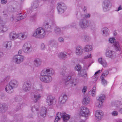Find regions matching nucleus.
<instances>
[{
    "label": "nucleus",
    "mask_w": 122,
    "mask_h": 122,
    "mask_svg": "<svg viewBox=\"0 0 122 122\" xmlns=\"http://www.w3.org/2000/svg\"><path fill=\"white\" fill-rule=\"evenodd\" d=\"M61 74L63 76L62 81L66 85L70 84L71 86H76L79 82V79L74 73H72L71 76H66V72L65 71H64L61 72Z\"/></svg>",
    "instance_id": "f257e3e1"
},
{
    "label": "nucleus",
    "mask_w": 122,
    "mask_h": 122,
    "mask_svg": "<svg viewBox=\"0 0 122 122\" xmlns=\"http://www.w3.org/2000/svg\"><path fill=\"white\" fill-rule=\"evenodd\" d=\"M54 73V71L52 69L49 67L45 68L41 72L40 79L45 83L50 82L52 80L51 76Z\"/></svg>",
    "instance_id": "f03ea898"
},
{
    "label": "nucleus",
    "mask_w": 122,
    "mask_h": 122,
    "mask_svg": "<svg viewBox=\"0 0 122 122\" xmlns=\"http://www.w3.org/2000/svg\"><path fill=\"white\" fill-rule=\"evenodd\" d=\"M46 31L43 28L38 27L35 29L33 33L32 36L36 38L43 39L46 36Z\"/></svg>",
    "instance_id": "7ed1b4c3"
},
{
    "label": "nucleus",
    "mask_w": 122,
    "mask_h": 122,
    "mask_svg": "<svg viewBox=\"0 0 122 122\" xmlns=\"http://www.w3.org/2000/svg\"><path fill=\"white\" fill-rule=\"evenodd\" d=\"M18 85L19 82L17 80L15 79L12 80L6 86L5 90L8 93L11 94L13 92V89L17 87Z\"/></svg>",
    "instance_id": "20e7f679"
},
{
    "label": "nucleus",
    "mask_w": 122,
    "mask_h": 122,
    "mask_svg": "<svg viewBox=\"0 0 122 122\" xmlns=\"http://www.w3.org/2000/svg\"><path fill=\"white\" fill-rule=\"evenodd\" d=\"M79 113L81 116L86 118H88L90 115L89 109L87 107L83 106L81 107Z\"/></svg>",
    "instance_id": "39448f33"
},
{
    "label": "nucleus",
    "mask_w": 122,
    "mask_h": 122,
    "mask_svg": "<svg viewBox=\"0 0 122 122\" xmlns=\"http://www.w3.org/2000/svg\"><path fill=\"white\" fill-rule=\"evenodd\" d=\"M105 98V96L102 94L97 97L96 98L97 102L95 103L96 106L98 108L101 107L102 105Z\"/></svg>",
    "instance_id": "423d86ee"
},
{
    "label": "nucleus",
    "mask_w": 122,
    "mask_h": 122,
    "mask_svg": "<svg viewBox=\"0 0 122 122\" xmlns=\"http://www.w3.org/2000/svg\"><path fill=\"white\" fill-rule=\"evenodd\" d=\"M22 49L25 53L29 54L32 52V48L30 44L27 42H25L23 45Z\"/></svg>",
    "instance_id": "0eeeda50"
},
{
    "label": "nucleus",
    "mask_w": 122,
    "mask_h": 122,
    "mask_svg": "<svg viewBox=\"0 0 122 122\" xmlns=\"http://www.w3.org/2000/svg\"><path fill=\"white\" fill-rule=\"evenodd\" d=\"M89 21L85 19H81L79 21V25L82 29H86L88 27Z\"/></svg>",
    "instance_id": "6e6552de"
},
{
    "label": "nucleus",
    "mask_w": 122,
    "mask_h": 122,
    "mask_svg": "<svg viewBox=\"0 0 122 122\" xmlns=\"http://www.w3.org/2000/svg\"><path fill=\"white\" fill-rule=\"evenodd\" d=\"M57 8L58 13L60 14L63 13L66 9V7L65 5L62 3H58Z\"/></svg>",
    "instance_id": "1a4fd4ad"
},
{
    "label": "nucleus",
    "mask_w": 122,
    "mask_h": 122,
    "mask_svg": "<svg viewBox=\"0 0 122 122\" xmlns=\"http://www.w3.org/2000/svg\"><path fill=\"white\" fill-rule=\"evenodd\" d=\"M24 59V57L23 56L17 55L13 56V60L15 63L19 64L23 62Z\"/></svg>",
    "instance_id": "9d476101"
},
{
    "label": "nucleus",
    "mask_w": 122,
    "mask_h": 122,
    "mask_svg": "<svg viewBox=\"0 0 122 122\" xmlns=\"http://www.w3.org/2000/svg\"><path fill=\"white\" fill-rule=\"evenodd\" d=\"M31 82L28 81L24 82L22 85V89L25 92L29 91L31 88Z\"/></svg>",
    "instance_id": "9b49d317"
},
{
    "label": "nucleus",
    "mask_w": 122,
    "mask_h": 122,
    "mask_svg": "<svg viewBox=\"0 0 122 122\" xmlns=\"http://www.w3.org/2000/svg\"><path fill=\"white\" fill-rule=\"evenodd\" d=\"M56 100L51 96H48L46 101V104L49 106H53L56 103Z\"/></svg>",
    "instance_id": "f8f14e48"
},
{
    "label": "nucleus",
    "mask_w": 122,
    "mask_h": 122,
    "mask_svg": "<svg viewBox=\"0 0 122 122\" xmlns=\"http://www.w3.org/2000/svg\"><path fill=\"white\" fill-rule=\"evenodd\" d=\"M75 54L78 56L82 55L84 52V49L81 46H78L76 48Z\"/></svg>",
    "instance_id": "ddd939ff"
},
{
    "label": "nucleus",
    "mask_w": 122,
    "mask_h": 122,
    "mask_svg": "<svg viewBox=\"0 0 122 122\" xmlns=\"http://www.w3.org/2000/svg\"><path fill=\"white\" fill-rule=\"evenodd\" d=\"M110 2L108 0H105L102 4L103 9L105 12L108 10L110 7Z\"/></svg>",
    "instance_id": "4468645a"
},
{
    "label": "nucleus",
    "mask_w": 122,
    "mask_h": 122,
    "mask_svg": "<svg viewBox=\"0 0 122 122\" xmlns=\"http://www.w3.org/2000/svg\"><path fill=\"white\" fill-rule=\"evenodd\" d=\"M23 19L22 15L20 14H17L16 16H15L14 15L12 14L10 18V20L11 21H17Z\"/></svg>",
    "instance_id": "2eb2a0df"
},
{
    "label": "nucleus",
    "mask_w": 122,
    "mask_h": 122,
    "mask_svg": "<svg viewBox=\"0 0 122 122\" xmlns=\"http://www.w3.org/2000/svg\"><path fill=\"white\" fill-rule=\"evenodd\" d=\"M48 45L52 47L57 48L58 47V43L54 39H52L49 41L48 42Z\"/></svg>",
    "instance_id": "dca6fc26"
},
{
    "label": "nucleus",
    "mask_w": 122,
    "mask_h": 122,
    "mask_svg": "<svg viewBox=\"0 0 122 122\" xmlns=\"http://www.w3.org/2000/svg\"><path fill=\"white\" fill-rule=\"evenodd\" d=\"M105 55L107 57L112 58L115 57V54L113 51L111 50H107L106 51Z\"/></svg>",
    "instance_id": "f3484780"
},
{
    "label": "nucleus",
    "mask_w": 122,
    "mask_h": 122,
    "mask_svg": "<svg viewBox=\"0 0 122 122\" xmlns=\"http://www.w3.org/2000/svg\"><path fill=\"white\" fill-rule=\"evenodd\" d=\"M103 112L102 111L99 110H97L95 114L96 118L97 120H101L103 117Z\"/></svg>",
    "instance_id": "a211bd4d"
},
{
    "label": "nucleus",
    "mask_w": 122,
    "mask_h": 122,
    "mask_svg": "<svg viewBox=\"0 0 122 122\" xmlns=\"http://www.w3.org/2000/svg\"><path fill=\"white\" fill-rule=\"evenodd\" d=\"M28 36V34L26 32L19 33L18 39L21 40H25L27 37Z\"/></svg>",
    "instance_id": "6ab92c4d"
},
{
    "label": "nucleus",
    "mask_w": 122,
    "mask_h": 122,
    "mask_svg": "<svg viewBox=\"0 0 122 122\" xmlns=\"http://www.w3.org/2000/svg\"><path fill=\"white\" fill-rule=\"evenodd\" d=\"M67 99V97L66 94H62L59 98V102L61 104H64L66 102Z\"/></svg>",
    "instance_id": "aec40b11"
},
{
    "label": "nucleus",
    "mask_w": 122,
    "mask_h": 122,
    "mask_svg": "<svg viewBox=\"0 0 122 122\" xmlns=\"http://www.w3.org/2000/svg\"><path fill=\"white\" fill-rule=\"evenodd\" d=\"M41 94L38 92H35L33 96V97L32 98L33 99L35 102H36L41 98Z\"/></svg>",
    "instance_id": "412c9836"
},
{
    "label": "nucleus",
    "mask_w": 122,
    "mask_h": 122,
    "mask_svg": "<svg viewBox=\"0 0 122 122\" xmlns=\"http://www.w3.org/2000/svg\"><path fill=\"white\" fill-rule=\"evenodd\" d=\"M18 33H16L15 32L11 33L9 35V37L10 40H15L18 38Z\"/></svg>",
    "instance_id": "4be33fe9"
},
{
    "label": "nucleus",
    "mask_w": 122,
    "mask_h": 122,
    "mask_svg": "<svg viewBox=\"0 0 122 122\" xmlns=\"http://www.w3.org/2000/svg\"><path fill=\"white\" fill-rule=\"evenodd\" d=\"M92 102L90 98L88 97H85L83 99L82 103L84 105H86L90 104Z\"/></svg>",
    "instance_id": "5701e85b"
},
{
    "label": "nucleus",
    "mask_w": 122,
    "mask_h": 122,
    "mask_svg": "<svg viewBox=\"0 0 122 122\" xmlns=\"http://www.w3.org/2000/svg\"><path fill=\"white\" fill-rule=\"evenodd\" d=\"M47 111V108L45 107H42L40 111V115L42 117H44L46 116Z\"/></svg>",
    "instance_id": "b1692460"
},
{
    "label": "nucleus",
    "mask_w": 122,
    "mask_h": 122,
    "mask_svg": "<svg viewBox=\"0 0 122 122\" xmlns=\"http://www.w3.org/2000/svg\"><path fill=\"white\" fill-rule=\"evenodd\" d=\"M70 115L68 114L65 112L62 113V118L63 122H67L70 118Z\"/></svg>",
    "instance_id": "393cba45"
},
{
    "label": "nucleus",
    "mask_w": 122,
    "mask_h": 122,
    "mask_svg": "<svg viewBox=\"0 0 122 122\" xmlns=\"http://www.w3.org/2000/svg\"><path fill=\"white\" fill-rule=\"evenodd\" d=\"M3 46L7 50H10L12 46V42L11 41H6L3 43Z\"/></svg>",
    "instance_id": "a878e982"
},
{
    "label": "nucleus",
    "mask_w": 122,
    "mask_h": 122,
    "mask_svg": "<svg viewBox=\"0 0 122 122\" xmlns=\"http://www.w3.org/2000/svg\"><path fill=\"white\" fill-rule=\"evenodd\" d=\"M98 62L101 64L104 67H106L107 66V64L105 60L102 58H99L98 60Z\"/></svg>",
    "instance_id": "bb28decb"
},
{
    "label": "nucleus",
    "mask_w": 122,
    "mask_h": 122,
    "mask_svg": "<svg viewBox=\"0 0 122 122\" xmlns=\"http://www.w3.org/2000/svg\"><path fill=\"white\" fill-rule=\"evenodd\" d=\"M67 56V53L65 52H61L59 53L58 57L61 59H65Z\"/></svg>",
    "instance_id": "cd10ccee"
},
{
    "label": "nucleus",
    "mask_w": 122,
    "mask_h": 122,
    "mask_svg": "<svg viewBox=\"0 0 122 122\" xmlns=\"http://www.w3.org/2000/svg\"><path fill=\"white\" fill-rule=\"evenodd\" d=\"M42 63L41 60L39 58L35 59L34 61V64L36 66L38 67L40 66Z\"/></svg>",
    "instance_id": "c85d7f7f"
},
{
    "label": "nucleus",
    "mask_w": 122,
    "mask_h": 122,
    "mask_svg": "<svg viewBox=\"0 0 122 122\" xmlns=\"http://www.w3.org/2000/svg\"><path fill=\"white\" fill-rule=\"evenodd\" d=\"M116 107L118 108V107H119V112L121 113H122V101H118L116 103V105L115 106Z\"/></svg>",
    "instance_id": "c756f323"
},
{
    "label": "nucleus",
    "mask_w": 122,
    "mask_h": 122,
    "mask_svg": "<svg viewBox=\"0 0 122 122\" xmlns=\"http://www.w3.org/2000/svg\"><path fill=\"white\" fill-rule=\"evenodd\" d=\"M38 6V2L37 1H35L33 2L31 4V7L30 8V9L31 10L36 8Z\"/></svg>",
    "instance_id": "7c9ffc66"
},
{
    "label": "nucleus",
    "mask_w": 122,
    "mask_h": 122,
    "mask_svg": "<svg viewBox=\"0 0 122 122\" xmlns=\"http://www.w3.org/2000/svg\"><path fill=\"white\" fill-rule=\"evenodd\" d=\"M92 49V46L90 45H87L83 48L84 50L86 52H88L91 51Z\"/></svg>",
    "instance_id": "2f4dec72"
},
{
    "label": "nucleus",
    "mask_w": 122,
    "mask_h": 122,
    "mask_svg": "<svg viewBox=\"0 0 122 122\" xmlns=\"http://www.w3.org/2000/svg\"><path fill=\"white\" fill-rule=\"evenodd\" d=\"M62 113L59 112L57 113L54 122H57L62 117Z\"/></svg>",
    "instance_id": "473e14b6"
},
{
    "label": "nucleus",
    "mask_w": 122,
    "mask_h": 122,
    "mask_svg": "<svg viewBox=\"0 0 122 122\" xmlns=\"http://www.w3.org/2000/svg\"><path fill=\"white\" fill-rule=\"evenodd\" d=\"M36 91L35 92H38L39 93H42L44 90V89L42 86L41 85H39L37 86Z\"/></svg>",
    "instance_id": "72a5a7b5"
},
{
    "label": "nucleus",
    "mask_w": 122,
    "mask_h": 122,
    "mask_svg": "<svg viewBox=\"0 0 122 122\" xmlns=\"http://www.w3.org/2000/svg\"><path fill=\"white\" fill-rule=\"evenodd\" d=\"M88 27L90 28L92 30H94L96 28L95 24L92 21H89Z\"/></svg>",
    "instance_id": "f704fd0d"
},
{
    "label": "nucleus",
    "mask_w": 122,
    "mask_h": 122,
    "mask_svg": "<svg viewBox=\"0 0 122 122\" xmlns=\"http://www.w3.org/2000/svg\"><path fill=\"white\" fill-rule=\"evenodd\" d=\"M102 30V34L104 36H107L109 33V30L107 27H104L103 28Z\"/></svg>",
    "instance_id": "c9c22d12"
},
{
    "label": "nucleus",
    "mask_w": 122,
    "mask_h": 122,
    "mask_svg": "<svg viewBox=\"0 0 122 122\" xmlns=\"http://www.w3.org/2000/svg\"><path fill=\"white\" fill-rule=\"evenodd\" d=\"M114 46L117 51H119L120 52H121L120 51L121 48L119 43L117 41L115 42L114 44Z\"/></svg>",
    "instance_id": "e433bc0d"
},
{
    "label": "nucleus",
    "mask_w": 122,
    "mask_h": 122,
    "mask_svg": "<svg viewBox=\"0 0 122 122\" xmlns=\"http://www.w3.org/2000/svg\"><path fill=\"white\" fill-rule=\"evenodd\" d=\"M81 38L85 41L86 42L90 40L91 39V38L89 36L84 35L82 36L81 37Z\"/></svg>",
    "instance_id": "4c0bfd02"
},
{
    "label": "nucleus",
    "mask_w": 122,
    "mask_h": 122,
    "mask_svg": "<svg viewBox=\"0 0 122 122\" xmlns=\"http://www.w3.org/2000/svg\"><path fill=\"white\" fill-rule=\"evenodd\" d=\"M39 106L38 105H36L33 106L31 107V111L33 112L37 111H38Z\"/></svg>",
    "instance_id": "58836bf2"
},
{
    "label": "nucleus",
    "mask_w": 122,
    "mask_h": 122,
    "mask_svg": "<svg viewBox=\"0 0 122 122\" xmlns=\"http://www.w3.org/2000/svg\"><path fill=\"white\" fill-rule=\"evenodd\" d=\"M54 31L55 33L58 35H61L62 33V32L60 29L58 27H56L55 28Z\"/></svg>",
    "instance_id": "ea45409f"
},
{
    "label": "nucleus",
    "mask_w": 122,
    "mask_h": 122,
    "mask_svg": "<svg viewBox=\"0 0 122 122\" xmlns=\"http://www.w3.org/2000/svg\"><path fill=\"white\" fill-rule=\"evenodd\" d=\"M74 69L76 71H77L78 72H80V71H81V66L79 64L76 65L74 67Z\"/></svg>",
    "instance_id": "a19ab883"
},
{
    "label": "nucleus",
    "mask_w": 122,
    "mask_h": 122,
    "mask_svg": "<svg viewBox=\"0 0 122 122\" xmlns=\"http://www.w3.org/2000/svg\"><path fill=\"white\" fill-rule=\"evenodd\" d=\"M50 23H46V29L47 30V31H50L52 29V26H51L50 25Z\"/></svg>",
    "instance_id": "79ce46f5"
},
{
    "label": "nucleus",
    "mask_w": 122,
    "mask_h": 122,
    "mask_svg": "<svg viewBox=\"0 0 122 122\" xmlns=\"http://www.w3.org/2000/svg\"><path fill=\"white\" fill-rule=\"evenodd\" d=\"M7 30V29L6 26H0V33H4Z\"/></svg>",
    "instance_id": "37998d69"
},
{
    "label": "nucleus",
    "mask_w": 122,
    "mask_h": 122,
    "mask_svg": "<svg viewBox=\"0 0 122 122\" xmlns=\"http://www.w3.org/2000/svg\"><path fill=\"white\" fill-rule=\"evenodd\" d=\"M102 69L101 70H98L95 73L94 76H93V78L95 79V81H96L97 80V75L99 73H100L101 72Z\"/></svg>",
    "instance_id": "c03bdc74"
},
{
    "label": "nucleus",
    "mask_w": 122,
    "mask_h": 122,
    "mask_svg": "<svg viewBox=\"0 0 122 122\" xmlns=\"http://www.w3.org/2000/svg\"><path fill=\"white\" fill-rule=\"evenodd\" d=\"M104 77L102 76H101L100 78L102 80V84L104 85L107 84V81H106L104 79Z\"/></svg>",
    "instance_id": "a18cd8bd"
},
{
    "label": "nucleus",
    "mask_w": 122,
    "mask_h": 122,
    "mask_svg": "<svg viewBox=\"0 0 122 122\" xmlns=\"http://www.w3.org/2000/svg\"><path fill=\"white\" fill-rule=\"evenodd\" d=\"M83 73H82V71H80V72H78V75L80 76H81L84 78H86L87 77V73H85L83 75Z\"/></svg>",
    "instance_id": "49530a36"
},
{
    "label": "nucleus",
    "mask_w": 122,
    "mask_h": 122,
    "mask_svg": "<svg viewBox=\"0 0 122 122\" xmlns=\"http://www.w3.org/2000/svg\"><path fill=\"white\" fill-rule=\"evenodd\" d=\"M6 105L5 104H1L0 103V111H2L6 107Z\"/></svg>",
    "instance_id": "de8ad7c7"
},
{
    "label": "nucleus",
    "mask_w": 122,
    "mask_h": 122,
    "mask_svg": "<svg viewBox=\"0 0 122 122\" xmlns=\"http://www.w3.org/2000/svg\"><path fill=\"white\" fill-rule=\"evenodd\" d=\"M109 73V72L108 71L105 70L102 73L101 76H102L104 77H105L108 75Z\"/></svg>",
    "instance_id": "09e8293b"
},
{
    "label": "nucleus",
    "mask_w": 122,
    "mask_h": 122,
    "mask_svg": "<svg viewBox=\"0 0 122 122\" xmlns=\"http://www.w3.org/2000/svg\"><path fill=\"white\" fill-rule=\"evenodd\" d=\"M81 16L82 18H89L90 16V15L88 14H86L84 15H81Z\"/></svg>",
    "instance_id": "8fccbe9b"
},
{
    "label": "nucleus",
    "mask_w": 122,
    "mask_h": 122,
    "mask_svg": "<svg viewBox=\"0 0 122 122\" xmlns=\"http://www.w3.org/2000/svg\"><path fill=\"white\" fill-rule=\"evenodd\" d=\"M46 48L45 44L44 43H41L40 45V49L41 50H44Z\"/></svg>",
    "instance_id": "3c124183"
},
{
    "label": "nucleus",
    "mask_w": 122,
    "mask_h": 122,
    "mask_svg": "<svg viewBox=\"0 0 122 122\" xmlns=\"http://www.w3.org/2000/svg\"><path fill=\"white\" fill-rule=\"evenodd\" d=\"M116 40L114 38H110L109 39V42L111 43H114L115 42Z\"/></svg>",
    "instance_id": "603ef678"
},
{
    "label": "nucleus",
    "mask_w": 122,
    "mask_h": 122,
    "mask_svg": "<svg viewBox=\"0 0 122 122\" xmlns=\"http://www.w3.org/2000/svg\"><path fill=\"white\" fill-rule=\"evenodd\" d=\"M111 114L112 116H117L118 115V112L117 111H114L111 113Z\"/></svg>",
    "instance_id": "864d4df0"
},
{
    "label": "nucleus",
    "mask_w": 122,
    "mask_h": 122,
    "mask_svg": "<svg viewBox=\"0 0 122 122\" xmlns=\"http://www.w3.org/2000/svg\"><path fill=\"white\" fill-rule=\"evenodd\" d=\"M5 22L2 19L1 17H0V26H5Z\"/></svg>",
    "instance_id": "5fc2aeb1"
},
{
    "label": "nucleus",
    "mask_w": 122,
    "mask_h": 122,
    "mask_svg": "<svg viewBox=\"0 0 122 122\" xmlns=\"http://www.w3.org/2000/svg\"><path fill=\"white\" fill-rule=\"evenodd\" d=\"M89 93H91L92 95V97H95L96 94V91L93 90L90 91L89 92Z\"/></svg>",
    "instance_id": "6e6d98bb"
},
{
    "label": "nucleus",
    "mask_w": 122,
    "mask_h": 122,
    "mask_svg": "<svg viewBox=\"0 0 122 122\" xmlns=\"http://www.w3.org/2000/svg\"><path fill=\"white\" fill-rule=\"evenodd\" d=\"M58 41L59 42L61 43L64 42V38L62 37H60L58 39Z\"/></svg>",
    "instance_id": "4d7b16f0"
},
{
    "label": "nucleus",
    "mask_w": 122,
    "mask_h": 122,
    "mask_svg": "<svg viewBox=\"0 0 122 122\" xmlns=\"http://www.w3.org/2000/svg\"><path fill=\"white\" fill-rule=\"evenodd\" d=\"M3 15H4L7 16L8 14V12L6 10H4L3 11Z\"/></svg>",
    "instance_id": "13d9d810"
},
{
    "label": "nucleus",
    "mask_w": 122,
    "mask_h": 122,
    "mask_svg": "<svg viewBox=\"0 0 122 122\" xmlns=\"http://www.w3.org/2000/svg\"><path fill=\"white\" fill-rule=\"evenodd\" d=\"M87 90V87L86 86H84L82 90V92L83 93H85Z\"/></svg>",
    "instance_id": "bf43d9fd"
},
{
    "label": "nucleus",
    "mask_w": 122,
    "mask_h": 122,
    "mask_svg": "<svg viewBox=\"0 0 122 122\" xmlns=\"http://www.w3.org/2000/svg\"><path fill=\"white\" fill-rule=\"evenodd\" d=\"M91 54H89L87 56H85L84 57V59H86L88 58H91Z\"/></svg>",
    "instance_id": "052dcab7"
},
{
    "label": "nucleus",
    "mask_w": 122,
    "mask_h": 122,
    "mask_svg": "<svg viewBox=\"0 0 122 122\" xmlns=\"http://www.w3.org/2000/svg\"><path fill=\"white\" fill-rule=\"evenodd\" d=\"M77 25V23L76 22L72 23L71 25V26L72 27H75Z\"/></svg>",
    "instance_id": "680f3d73"
},
{
    "label": "nucleus",
    "mask_w": 122,
    "mask_h": 122,
    "mask_svg": "<svg viewBox=\"0 0 122 122\" xmlns=\"http://www.w3.org/2000/svg\"><path fill=\"white\" fill-rule=\"evenodd\" d=\"M7 2L6 0H1V3L3 4H5Z\"/></svg>",
    "instance_id": "e2e57ef3"
},
{
    "label": "nucleus",
    "mask_w": 122,
    "mask_h": 122,
    "mask_svg": "<svg viewBox=\"0 0 122 122\" xmlns=\"http://www.w3.org/2000/svg\"><path fill=\"white\" fill-rule=\"evenodd\" d=\"M122 9V6L121 5H120L118 8V9L117 10V11H119Z\"/></svg>",
    "instance_id": "0e129e2a"
},
{
    "label": "nucleus",
    "mask_w": 122,
    "mask_h": 122,
    "mask_svg": "<svg viewBox=\"0 0 122 122\" xmlns=\"http://www.w3.org/2000/svg\"><path fill=\"white\" fill-rule=\"evenodd\" d=\"M3 53L2 52H0V57L3 56Z\"/></svg>",
    "instance_id": "69168bd1"
},
{
    "label": "nucleus",
    "mask_w": 122,
    "mask_h": 122,
    "mask_svg": "<svg viewBox=\"0 0 122 122\" xmlns=\"http://www.w3.org/2000/svg\"><path fill=\"white\" fill-rule=\"evenodd\" d=\"M116 122H122V119H119L116 121Z\"/></svg>",
    "instance_id": "338daca9"
},
{
    "label": "nucleus",
    "mask_w": 122,
    "mask_h": 122,
    "mask_svg": "<svg viewBox=\"0 0 122 122\" xmlns=\"http://www.w3.org/2000/svg\"><path fill=\"white\" fill-rule=\"evenodd\" d=\"M96 87L94 86L93 87V88H92V91H96Z\"/></svg>",
    "instance_id": "774afa93"
}]
</instances>
